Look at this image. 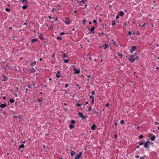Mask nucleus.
<instances>
[{"instance_id": "1", "label": "nucleus", "mask_w": 159, "mask_h": 159, "mask_svg": "<svg viewBox=\"0 0 159 159\" xmlns=\"http://www.w3.org/2000/svg\"><path fill=\"white\" fill-rule=\"evenodd\" d=\"M139 57L136 56L135 54H134L133 56L131 57V58L130 60V61L131 62H134L135 59H138Z\"/></svg>"}, {"instance_id": "2", "label": "nucleus", "mask_w": 159, "mask_h": 159, "mask_svg": "<svg viewBox=\"0 0 159 159\" xmlns=\"http://www.w3.org/2000/svg\"><path fill=\"white\" fill-rule=\"evenodd\" d=\"M151 142L149 141L146 142L144 145V147L146 148H149V145L150 144Z\"/></svg>"}, {"instance_id": "3", "label": "nucleus", "mask_w": 159, "mask_h": 159, "mask_svg": "<svg viewBox=\"0 0 159 159\" xmlns=\"http://www.w3.org/2000/svg\"><path fill=\"white\" fill-rule=\"evenodd\" d=\"M78 115L80 117H81L83 119H84L86 118V117L84 115V114L82 112H79L78 113Z\"/></svg>"}, {"instance_id": "4", "label": "nucleus", "mask_w": 159, "mask_h": 159, "mask_svg": "<svg viewBox=\"0 0 159 159\" xmlns=\"http://www.w3.org/2000/svg\"><path fill=\"white\" fill-rule=\"evenodd\" d=\"M73 69L75 70V73L74 74H79L80 72V68H79L78 69H76L75 68V67H73Z\"/></svg>"}, {"instance_id": "5", "label": "nucleus", "mask_w": 159, "mask_h": 159, "mask_svg": "<svg viewBox=\"0 0 159 159\" xmlns=\"http://www.w3.org/2000/svg\"><path fill=\"white\" fill-rule=\"evenodd\" d=\"M64 22L67 25H70V20L68 18H66V20Z\"/></svg>"}, {"instance_id": "6", "label": "nucleus", "mask_w": 159, "mask_h": 159, "mask_svg": "<svg viewBox=\"0 0 159 159\" xmlns=\"http://www.w3.org/2000/svg\"><path fill=\"white\" fill-rule=\"evenodd\" d=\"M1 77H3V79L2 80L4 81H6L8 79V77L5 76L4 74H2Z\"/></svg>"}, {"instance_id": "7", "label": "nucleus", "mask_w": 159, "mask_h": 159, "mask_svg": "<svg viewBox=\"0 0 159 159\" xmlns=\"http://www.w3.org/2000/svg\"><path fill=\"white\" fill-rule=\"evenodd\" d=\"M82 154V153L81 152H80L79 154H76L75 155V159H78L80 158Z\"/></svg>"}, {"instance_id": "8", "label": "nucleus", "mask_w": 159, "mask_h": 159, "mask_svg": "<svg viewBox=\"0 0 159 159\" xmlns=\"http://www.w3.org/2000/svg\"><path fill=\"white\" fill-rule=\"evenodd\" d=\"M136 49V47L135 46H133L131 48L130 52L131 53H132Z\"/></svg>"}, {"instance_id": "9", "label": "nucleus", "mask_w": 159, "mask_h": 159, "mask_svg": "<svg viewBox=\"0 0 159 159\" xmlns=\"http://www.w3.org/2000/svg\"><path fill=\"white\" fill-rule=\"evenodd\" d=\"M86 0H82L80 2L79 4L80 6L82 5L86 1Z\"/></svg>"}, {"instance_id": "10", "label": "nucleus", "mask_w": 159, "mask_h": 159, "mask_svg": "<svg viewBox=\"0 0 159 159\" xmlns=\"http://www.w3.org/2000/svg\"><path fill=\"white\" fill-rule=\"evenodd\" d=\"M7 106V104L6 103H3L1 104L0 105V107L2 108H4Z\"/></svg>"}, {"instance_id": "11", "label": "nucleus", "mask_w": 159, "mask_h": 159, "mask_svg": "<svg viewBox=\"0 0 159 159\" xmlns=\"http://www.w3.org/2000/svg\"><path fill=\"white\" fill-rule=\"evenodd\" d=\"M149 136L151 140L152 141L154 140L155 139V136L154 135H153V136L151 137L150 136V135H149Z\"/></svg>"}, {"instance_id": "12", "label": "nucleus", "mask_w": 159, "mask_h": 159, "mask_svg": "<svg viewBox=\"0 0 159 159\" xmlns=\"http://www.w3.org/2000/svg\"><path fill=\"white\" fill-rule=\"evenodd\" d=\"M56 76L58 78H60V77L61 75L60 74V72L59 71H57V74L56 75Z\"/></svg>"}, {"instance_id": "13", "label": "nucleus", "mask_w": 159, "mask_h": 159, "mask_svg": "<svg viewBox=\"0 0 159 159\" xmlns=\"http://www.w3.org/2000/svg\"><path fill=\"white\" fill-rule=\"evenodd\" d=\"M96 127V125L95 124H94L91 127V129L93 130H94L95 129Z\"/></svg>"}, {"instance_id": "14", "label": "nucleus", "mask_w": 159, "mask_h": 159, "mask_svg": "<svg viewBox=\"0 0 159 159\" xmlns=\"http://www.w3.org/2000/svg\"><path fill=\"white\" fill-rule=\"evenodd\" d=\"M75 154V153L73 151H71L70 152V155L71 156H74Z\"/></svg>"}, {"instance_id": "15", "label": "nucleus", "mask_w": 159, "mask_h": 159, "mask_svg": "<svg viewBox=\"0 0 159 159\" xmlns=\"http://www.w3.org/2000/svg\"><path fill=\"white\" fill-rule=\"evenodd\" d=\"M19 119V121H21V119L22 118V115H19L18 117Z\"/></svg>"}, {"instance_id": "16", "label": "nucleus", "mask_w": 159, "mask_h": 159, "mask_svg": "<svg viewBox=\"0 0 159 159\" xmlns=\"http://www.w3.org/2000/svg\"><path fill=\"white\" fill-rule=\"evenodd\" d=\"M25 147V145H24L23 144H21V145H20L19 146V149H20L21 148H23Z\"/></svg>"}, {"instance_id": "17", "label": "nucleus", "mask_w": 159, "mask_h": 159, "mask_svg": "<svg viewBox=\"0 0 159 159\" xmlns=\"http://www.w3.org/2000/svg\"><path fill=\"white\" fill-rule=\"evenodd\" d=\"M124 13L123 11H121L120 12V15L121 16H122L124 15Z\"/></svg>"}, {"instance_id": "18", "label": "nucleus", "mask_w": 159, "mask_h": 159, "mask_svg": "<svg viewBox=\"0 0 159 159\" xmlns=\"http://www.w3.org/2000/svg\"><path fill=\"white\" fill-rule=\"evenodd\" d=\"M36 63V61H35L34 62L31 63V66H34L35 65Z\"/></svg>"}, {"instance_id": "19", "label": "nucleus", "mask_w": 159, "mask_h": 159, "mask_svg": "<svg viewBox=\"0 0 159 159\" xmlns=\"http://www.w3.org/2000/svg\"><path fill=\"white\" fill-rule=\"evenodd\" d=\"M108 47V45L107 44H106L104 45V49H105Z\"/></svg>"}, {"instance_id": "20", "label": "nucleus", "mask_w": 159, "mask_h": 159, "mask_svg": "<svg viewBox=\"0 0 159 159\" xmlns=\"http://www.w3.org/2000/svg\"><path fill=\"white\" fill-rule=\"evenodd\" d=\"M14 101H15L13 99H10V102L11 103H13V102H14Z\"/></svg>"}, {"instance_id": "21", "label": "nucleus", "mask_w": 159, "mask_h": 159, "mask_svg": "<svg viewBox=\"0 0 159 159\" xmlns=\"http://www.w3.org/2000/svg\"><path fill=\"white\" fill-rule=\"evenodd\" d=\"M94 28L93 27H92L91 28V29L90 30V31L92 32V31H94Z\"/></svg>"}, {"instance_id": "22", "label": "nucleus", "mask_w": 159, "mask_h": 159, "mask_svg": "<svg viewBox=\"0 0 159 159\" xmlns=\"http://www.w3.org/2000/svg\"><path fill=\"white\" fill-rule=\"evenodd\" d=\"M139 143L140 145H141L143 144L144 143L143 142H139Z\"/></svg>"}, {"instance_id": "23", "label": "nucleus", "mask_w": 159, "mask_h": 159, "mask_svg": "<svg viewBox=\"0 0 159 159\" xmlns=\"http://www.w3.org/2000/svg\"><path fill=\"white\" fill-rule=\"evenodd\" d=\"M57 39H60V40H61L62 39V38L60 36L57 37Z\"/></svg>"}, {"instance_id": "24", "label": "nucleus", "mask_w": 159, "mask_h": 159, "mask_svg": "<svg viewBox=\"0 0 159 159\" xmlns=\"http://www.w3.org/2000/svg\"><path fill=\"white\" fill-rule=\"evenodd\" d=\"M86 22V20H84L83 21H82V22H83V24L84 25L85 23Z\"/></svg>"}, {"instance_id": "25", "label": "nucleus", "mask_w": 159, "mask_h": 159, "mask_svg": "<svg viewBox=\"0 0 159 159\" xmlns=\"http://www.w3.org/2000/svg\"><path fill=\"white\" fill-rule=\"evenodd\" d=\"M64 62L65 63H67L69 62V59L65 60H64Z\"/></svg>"}, {"instance_id": "26", "label": "nucleus", "mask_w": 159, "mask_h": 159, "mask_svg": "<svg viewBox=\"0 0 159 159\" xmlns=\"http://www.w3.org/2000/svg\"><path fill=\"white\" fill-rule=\"evenodd\" d=\"M74 126L72 125H70V129H72L73 128Z\"/></svg>"}, {"instance_id": "27", "label": "nucleus", "mask_w": 159, "mask_h": 159, "mask_svg": "<svg viewBox=\"0 0 159 159\" xmlns=\"http://www.w3.org/2000/svg\"><path fill=\"white\" fill-rule=\"evenodd\" d=\"M27 8V6L25 5L24 6L22 7V8L24 9H26V8Z\"/></svg>"}, {"instance_id": "28", "label": "nucleus", "mask_w": 159, "mask_h": 159, "mask_svg": "<svg viewBox=\"0 0 159 159\" xmlns=\"http://www.w3.org/2000/svg\"><path fill=\"white\" fill-rule=\"evenodd\" d=\"M120 122L121 124L122 125L124 123V121L123 120H122L120 121Z\"/></svg>"}, {"instance_id": "29", "label": "nucleus", "mask_w": 159, "mask_h": 159, "mask_svg": "<svg viewBox=\"0 0 159 159\" xmlns=\"http://www.w3.org/2000/svg\"><path fill=\"white\" fill-rule=\"evenodd\" d=\"M115 24H116V23L115 22V21L114 20L112 21V25L113 26H114V25H115Z\"/></svg>"}, {"instance_id": "30", "label": "nucleus", "mask_w": 159, "mask_h": 159, "mask_svg": "<svg viewBox=\"0 0 159 159\" xmlns=\"http://www.w3.org/2000/svg\"><path fill=\"white\" fill-rule=\"evenodd\" d=\"M118 56H120L121 58L122 57V54H120L119 52H118Z\"/></svg>"}, {"instance_id": "31", "label": "nucleus", "mask_w": 159, "mask_h": 159, "mask_svg": "<svg viewBox=\"0 0 159 159\" xmlns=\"http://www.w3.org/2000/svg\"><path fill=\"white\" fill-rule=\"evenodd\" d=\"M146 157V156H143L142 157H141L139 159H144V158Z\"/></svg>"}, {"instance_id": "32", "label": "nucleus", "mask_w": 159, "mask_h": 159, "mask_svg": "<svg viewBox=\"0 0 159 159\" xmlns=\"http://www.w3.org/2000/svg\"><path fill=\"white\" fill-rule=\"evenodd\" d=\"M36 41V39H32V43H34V42L35 41Z\"/></svg>"}, {"instance_id": "33", "label": "nucleus", "mask_w": 159, "mask_h": 159, "mask_svg": "<svg viewBox=\"0 0 159 159\" xmlns=\"http://www.w3.org/2000/svg\"><path fill=\"white\" fill-rule=\"evenodd\" d=\"M5 10L7 11H9L10 10V9L9 8H6L5 9Z\"/></svg>"}, {"instance_id": "34", "label": "nucleus", "mask_w": 159, "mask_h": 159, "mask_svg": "<svg viewBox=\"0 0 159 159\" xmlns=\"http://www.w3.org/2000/svg\"><path fill=\"white\" fill-rule=\"evenodd\" d=\"M82 105V104L80 103H77V106L78 107H80Z\"/></svg>"}, {"instance_id": "35", "label": "nucleus", "mask_w": 159, "mask_h": 159, "mask_svg": "<svg viewBox=\"0 0 159 159\" xmlns=\"http://www.w3.org/2000/svg\"><path fill=\"white\" fill-rule=\"evenodd\" d=\"M62 57H66V53H64L62 56Z\"/></svg>"}, {"instance_id": "36", "label": "nucleus", "mask_w": 159, "mask_h": 159, "mask_svg": "<svg viewBox=\"0 0 159 159\" xmlns=\"http://www.w3.org/2000/svg\"><path fill=\"white\" fill-rule=\"evenodd\" d=\"M132 32L130 31H129L128 32V35H130L131 34Z\"/></svg>"}, {"instance_id": "37", "label": "nucleus", "mask_w": 159, "mask_h": 159, "mask_svg": "<svg viewBox=\"0 0 159 159\" xmlns=\"http://www.w3.org/2000/svg\"><path fill=\"white\" fill-rule=\"evenodd\" d=\"M75 122V121L74 120H72L71 121V123L72 124H74Z\"/></svg>"}, {"instance_id": "38", "label": "nucleus", "mask_w": 159, "mask_h": 159, "mask_svg": "<svg viewBox=\"0 0 159 159\" xmlns=\"http://www.w3.org/2000/svg\"><path fill=\"white\" fill-rule=\"evenodd\" d=\"M143 137V136L142 135H141L139 136V139H141Z\"/></svg>"}, {"instance_id": "39", "label": "nucleus", "mask_w": 159, "mask_h": 159, "mask_svg": "<svg viewBox=\"0 0 159 159\" xmlns=\"http://www.w3.org/2000/svg\"><path fill=\"white\" fill-rule=\"evenodd\" d=\"M147 24L146 23H144V24L142 26V27H144Z\"/></svg>"}, {"instance_id": "40", "label": "nucleus", "mask_w": 159, "mask_h": 159, "mask_svg": "<svg viewBox=\"0 0 159 159\" xmlns=\"http://www.w3.org/2000/svg\"><path fill=\"white\" fill-rule=\"evenodd\" d=\"M109 105V103H107L106 104V107H108Z\"/></svg>"}, {"instance_id": "41", "label": "nucleus", "mask_w": 159, "mask_h": 159, "mask_svg": "<svg viewBox=\"0 0 159 159\" xmlns=\"http://www.w3.org/2000/svg\"><path fill=\"white\" fill-rule=\"evenodd\" d=\"M92 94L94 95L95 94V92L94 91H92L91 92Z\"/></svg>"}, {"instance_id": "42", "label": "nucleus", "mask_w": 159, "mask_h": 159, "mask_svg": "<svg viewBox=\"0 0 159 159\" xmlns=\"http://www.w3.org/2000/svg\"><path fill=\"white\" fill-rule=\"evenodd\" d=\"M68 84H67H67H66V85H65V87H66V88H67V87H68Z\"/></svg>"}, {"instance_id": "43", "label": "nucleus", "mask_w": 159, "mask_h": 159, "mask_svg": "<svg viewBox=\"0 0 159 159\" xmlns=\"http://www.w3.org/2000/svg\"><path fill=\"white\" fill-rule=\"evenodd\" d=\"M119 18V17L118 15H117L116 16V19H118Z\"/></svg>"}, {"instance_id": "44", "label": "nucleus", "mask_w": 159, "mask_h": 159, "mask_svg": "<svg viewBox=\"0 0 159 159\" xmlns=\"http://www.w3.org/2000/svg\"><path fill=\"white\" fill-rule=\"evenodd\" d=\"M93 21L94 23H97V21L95 20H94Z\"/></svg>"}, {"instance_id": "45", "label": "nucleus", "mask_w": 159, "mask_h": 159, "mask_svg": "<svg viewBox=\"0 0 159 159\" xmlns=\"http://www.w3.org/2000/svg\"><path fill=\"white\" fill-rule=\"evenodd\" d=\"M89 98H93H93H94L93 97L92 95L90 96Z\"/></svg>"}, {"instance_id": "46", "label": "nucleus", "mask_w": 159, "mask_h": 159, "mask_svg": "<svg viewBox=\"0 0 159 159\" xmlns=\"http://www.w3.org/2000/svg\"><path fill=\"white\" fill-rule=\"evenodd\" d=\"M91 109H92V108L91 107H90L89 108H88V110L89 111H90L91 110Z\"/></svg>"}, {"instance_id": "47", "label": "nucleus", "mask_w": 159, "mask_h": 159, "mask_svg": "<svg viewBox=\"0 0 159 159\" xmlns=\"http://www.w3.org/2000/svg\"><path fill=\"white\" fill-rule=\"evenodd\" d=\"M65 34V33L63 32H62V33H60V35H63V34Z\"/></svg>"}, {"instance_id": "48", "label": "nucleus", "mask_w": 159, "mask_h": 159, "mask_svg": "<svg viewBox=\"0 0 159 159\" xmlns=\"http://www.w3.org/2000/svg\"><path fill=\"white\" fill-rule=\"evenodd\" d=\"M158 124H159V123H158V122H155V125H158Z\"/></svg>"}, {"instance_id": "49", "label": "nucleus", "mask_w": 159, "mask_h": 159, "mask_svg": "<svg viewBox=\"0 0 159 159\" xmlns=\"http://www.w3.org/2000/svg\"><path fill=\"white\" fill-rule=\"evenodd\" d=\"M92 103H93V102H94V98H93V99H92Z\"/></svg>"}, {"instance_id": "50", "label": "nucleus", "mask_w": 159, "mask_h": 159, "mask_svg": "<svg viewBox=\"0 0 159 159\" xmlns=\"http://www.w3.org/2000/svg\"><path fill=\"white\" fill-rule=\"evenodd\" d=\"M88 78H90L91 77V75H89L87 76Z\"/></svg>"}, {"instance_id": "51", "label": "nucleus", "mask_w": 159, "mask_h": 159, "mask_svg": "<svg viewBox=\"0 0 159 159\" xmlns=\"http://www.w3.org/2000/svg\"><path fill=\"white\" fill-rule=\"evenodd\" d=\"M14 118H17L18 117L17 116H15V115H14Z\"/></svg>"}, {"instance_id": "52", "label": "nucleus", "mask_w": 159, "mask_h": 159, "mask_svg": "<svg viewBox=\"0 0 159 159\" xmlns=\"http://www.w3.org/2000/svg\"><path fill=\"white\" fill-rule=\"evenodd\" d=\"M139 156H135V157H136V158H139Z\"/></svg>"}, {"instance_id": "53", "label": "nucleus", "mask_w": 159, "mask_h": 159, "mask_svg": "<svg viewBox=\"0 0 159 159\" xmlns=\"http://www.w3.org/2000/svg\"><path fill=\"white\" fill-rule=\"evenodd\" d=\"M87 7V5L86 4L85 5H84L85 8H86Z\"/></svg>"}, {"instance_id": "54", "label": "nucleus", "mask_w": 159, "mask_h": 159, "mask_svg": "<svg viewBox=\"0 0 159 159\" xmlns=\"http://www.w3.org/2000/svg\"><path fill=\"white\" fill-rule=\"evenodd\" d=\"M89 24L90 25H91L92 24V22L91 21H89Z\"/></svg>"}, {"instance_id": "55", "label": "nucleus", "mask_w": 159, "mask_h": 159, "mask_svg": "<svg viewBox=\"0 0 159 159\" xmlns=\"http://www.w3.org/2000/svg\"><path fill=\"white\" fill-rule=\"evenodd\" d=\"M26 1V0H23L22 1V2H25Z\"/></svg>"}, {"instance_id": "56", "label": "nucleus", "mask_w": 159, "mask_h": 159, "mask_svg": "<svg viewBox=\"0 0 159 159\" xmlns=\"http://www.w3.org/2000/svg\"><path fill=\"white\" fill-rule=\"evenodd\" d=\"M39 60H40V61H42V58H40V59H39Z\"/></svg>"}, {"instance_id": "57", "label": "nucleus", "mask_w": 159, "mask_h": 159, "mask_svg": "<svg viewBox=\"0 0 159 159\" xmlns=\"http://www.w3.org/2000/svg\"><path fill=\"white\" fill-rule=\"evenodd\" d=\"M6 97H3V99H6Z\"/></svg>"}, {"instance_id": "58", "label": "nucleus", "mask_w": 159, "mask_h": 159, "mask_svg": "<svg viewBox=\"0 0 159 159\" xmlns=\"http://www.w3.org/2000/svg\"><path fill=\"white\" fill-rule=\"evenodd\" d=\"M88 102H86V103H85L86 105L87 104H88Z\"/></svg>"}, {"instance_id": "59", "label": "nucleus", "mask_w": 159, "mask_h": 159, "mask_svg": "<svg viewBox=\"0 0 159 159\" xmlns=\"http://www.w3.org/2000/svg\"><path fill=\"white\" fill-rule=\"evenodd\" d=\"M139 128V126H138L137 127V129H138Z\"/></svg>"}, {"instance_id": "60", "label": "nucleus", "mask_w": 159, "mask_h": 159, "mask_svg": "<svg viewBox=\"0 0 159 159\" xmlns=\"http://www.w3.org/2000/svg\"><path fill=\"white\" fill-rule=\"evenodd\" d=\"M115 125H117V123H115Z\"/></svg>"}, {"instance_id": "61", "label": "nucleus", "mask_w": 159, "mask_h": 159, "mask_svg": "<svg viewBox=\"0 0 159 159\" xmlns=\"http://www.w3.org/2000/svg\"><path fill=\"white\" fill-rule=\"evenodd\" d=\"M48 18H49V19H51L52 18L51 16H48Z\"/></svg>"}, {"instance_id": "62", "label": "nucleus", "mask_w": 159, "mask_h": 159, "mask_svg": "<svg viewBox=\"0 0 159 159\" xmlns=\"http://www.w3.org/2000/svg\"><path fill=\"white\" fill-rule=\"evenodd\" d=\"M74 13H76V10H75L74 11Z\"/></svg>"}, {"instance_id": "63", "label": "nucleus", "mask_w": 159, "mask_h": 159, "mask_svg": "<svg viewBox=\"0 0 159 159\" xmlns=\"http://www.w3.org/2000/svg\"><path fill=\"white\" fill-rule=\"evenodd\" d=\"M139 148V146H137V148Z\"/></svg>"}, {"instance_id": "64", "label": "nucleus", "mask_w": 159, "mask_h": 159, "mask_svg": "<svg viewBox=\"0 0 159 159\" xmlns=\"http://www.w3.org/2000/svg\"><path fill=\"white\" fill-rule=\"evenodd\" d=\"M33 86H35V84H34V83H33Z\"/></svg>"}]
</instances>
